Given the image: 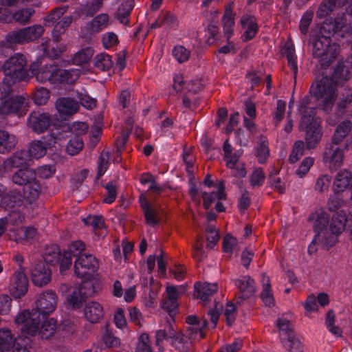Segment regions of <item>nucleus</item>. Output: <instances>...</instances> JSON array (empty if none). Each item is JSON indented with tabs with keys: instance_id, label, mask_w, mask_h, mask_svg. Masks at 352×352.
I'll use <instances>...</instances> for the list:
<instances>
[{
	"instance_id": "f257e3e1",
	"label": "nucleus",
	"mask_w": 352,
	"mask_h": 352,
	"mask_svg": "<svg viewBox=\"0 0 352 352\" xmlns=\"http://www.w3.org/2000/svg\"><path fill=\"white\" fill-rule=\"evenodd\" d=\"M351 27L343 18H328L322 23L319 35L311 38L313 55L320 58L321 65L328 66L336 58L340 45L332 43L331 37L339 40L350 34Z\"/></svg>"
},
{
	"instance_id": "f03ea898",
	"label": "nucleus",
	"mask_w": 352,
	"mask_h": 352,
	"mask_svg": "<svg viewBox=\"0 0 352 352\" xmlns=\"http://www.w3.org/2000/svg\"><path fill=\"white\" fill-rule=\"evenodd\" d=\"M352 76L351 58L339 61L331 77L323 76L314 82L309 89L311 96L318 102L319 107L325 113H330L338 97L337 85Z\"/></svg>"
},
{
	"instance_id": "7ed1b4c3",
	"label": "nucleus",
	"mask_w": 352,
	"mask_h": 352,
	"mask_svg": "<svg viewBox=\"0 0 352 352\" xmlns=\"http://www.w3.org/2000/svg\"><path fill=\"white\" fill-rule=\"evenodd\" d=\"M57 296L54 291L47 290L39 294L35 307L30 312L29 310L20 311L15 318V323L21 331L34 334L38 329L40 317L47 318L56 309Z\"/></svg>"
},
{
	"instance_id": "20e7f679",
	"label": "nucleus",
	"mask_w": 352,
	"mask_h": 352,
	"mask_svg": "<svg viewBox=\"0 0 352 352\" xmlns=\"http://www.w3.org/2000/svg\"><path fill=\"white\" fill-rule=\"evenodd\" d=\"M329 219L330 217L326 212L320 211L317 213L314 223L316 235L313 242L318 240L328 247H332L336 243L337 236L346 227L348 218L346 213L344 210H340L333 215L331 221Z\"/></svg>"
},
{
	"instance_id": "39448f33",
	"label": "nucleus",
	"mask_w": 352,
	"mask_h": 352,
	"mask_svg": "<svg viewBox=\"0 0 352 352\" xmlns=\"http://www.w3.org/2000/svg\"><path fill=\"white\" fill-rule=\"evenodd\" d=\"M351 130V122L344 120L337 126L331 144H327L322 155V161L329 164V168L336 170L339 168L343 161V150L338 146V144L348 135Z\"/></svg>"
},
{
	"instance_id": "423d86ee",
	"label": "nucleus",
	"mask_w": 352,
	"mask_h": 352,
	"mask_svg": "<svg viewBox=\"0 0 352 352\" xmlns=\"http://www.w3.org/2000/svg\"><path fill=\"white\" fill-rule=\"evenodd\" d=\"M32 73L34 74V71ZM36 78L41 82H49L52 85H69L74 82L78 77V72L74 69L58 68L53 64L45 65L35 73Z\"/></svg>"
},
{
	"instance_id": "0eeeda50",
	"label": "nucleus",
	"mask_w": 352,
	"mask_h": 352,
	"mask_svg": "<svg viewBox=\"0 0 352 352\" xmlns=\"http://www.w3.org/2000/svg\"><path fill=\"white\" fill-rule=\"evenodd\" d=\"M12 181L16 185L23 186V197L29 204L37 199L41 192V186L37 178L36 172L33 169H19L12 175Z\"/></svg>"
},
{
	"instance_id": "6e6552de",
	"label": "nucleus",
	"mask_w": 352,
	"mask_h": 352,
	"mask_svg": "<svg viewBox=\"0 0 352 352\" xmlns=\"http://www.w3.org/2000/svg\"><path fill=\"white\" fill-rule=\"evenodd\" d=\"M163 341L168 342L179 352H193L194 350L191 341L188 340L186 334L175 330L170 322L164 329L155 332L156 345L161 346Z\"/></svg>"
},
{
	"instance_id": "1a4fd4ad",
	"label": "nucleus",
	"mask_w": 352,
	"mask_h": 352,
	"mask_svg": "<svg viewBox=\"0 0 352 352\" xmlns=\"http://www.w3.org/2000/svg\"><path fill=\"white\" fill-rule=\"evenodd\" d=\"M299 130L305 131V142L308 149L314 148L320 142L322 132L319 122L314 118V110L307 109L299 123Z\"/></svg>"
},
{
	"instance_id": "9d476101",
	"label": "nucleus",
	"mask_w": 352,
	"mask_h": 352,
	"mask_svg": "<svg viewBox=\"0 0 352 352\" xmlns=\"http://www.w3.org/2000/svg\"><path fill=\"white\" fill-rule=\"evenodd\" d=\"M27 60L21 53H15L11 56L3 65L4 76L11 78L18 82L25 80L28 78L26 69Z\"/></svg>"
},
{
	"instance_id": "9b49d317",
	"label": "nucleus",
	"mask_w": 352,
	"mask_h": 352,
	"mask_svg": "<svg viewBox=\"0 0 352 352\" xmlns=\"http://www.w3.org/2000/svg\"><path fill=\"white\" fill-rule=\"evenodd\" d=\"M43 259L45 263L52 266L58 264L61 272L67 270L72 264L71 254L65 251L62 252L60 247L55 244L46 247Z\"/></svg>"
},
{
	"instance_id": "f8f14e48",
	"label": "nucleus",
	"mask_w": 352,
	"mask_h": 352,
	"mask_svg": "<svg viewBox=\"0 0 352 352\" xmlns=\"http://www.w3.org/2000/svg\"><path fill=\"white\" fill-rule=\"evenodd\" d=\"M98 267V261L91 254H81L78 256L74 262L75 274L80 278H91Z\"/></svg>"
},
{
	"instance_id": "ddd939ff",
	"label": "nucleus",
	"mask_w": 352,
	"mask_h": 352,
	"mask_svg": "<svg viewBox=\"0 0 352 352\" xmlns=\"http://www.w3.org/2000/svg\"><path fill=\"white\" fill-rule=\"evenodd\" d=\"M63 138L59 133L47 134L41 140L32 142L26 151L29 152L32 160L41 158L46 154L47 149L54 147L58 144V141Z\"/></svg>"
},
{
	"instance_id": "4468645a",
	"label": "nucleus",
	"mask_w": 352,
	"mask_h": 352,
	"mask_svg": "<svg viewBox=\"0 0 352 352\" xmlns=\"http://www.w3.org/2000/svg\"><path fill=\"white\" fill-rule=\"evenodd\" d=\"M94 292L93 284L91 282L85 281L73 290L68 296L67 300L74 309H78L82 307L87 297Z\"/></svg>"
},
{
	"instance_id": "2eb2a0df",
	"label": "nucleus",
	"mask_w": 352,
	"mask_h": 352,
	"mask_svg": "<svg viewBox=\"0 0 352 352\" xmlns=\"http://www.w3.org/2000/svg\"><path fill=\"white\" fill-rule=\"evenodd\" d=\"M51 124L50 115L40 110L33 111L28 118V126L38 134L46 131Z\"/></svg>"
},
{
	"instance_id": "dca6fc26",
	"label": "nucleus",
	"mask_w": 352,
	"mask_h": 352,
	"mask_svg": "<svg viewBox=\"0 0 352 352\" xmlns=\"http://www.w3.org/2000/svg\"><path fill=\"white\" fill-rule=\"evenodd\" d=\"M30 278L34 285L43 287L47 285L51 280V270L46 266L44 262H36L31 268Z\"/></svg>"
},
{
	"instance_id": "f3484780",
	"label": "nucleus",
	"mask_w": 352,
	"mask_h": 352,
	"mask_svg": "<svg viewBox=\"0 0 352 352\" xmlns=\"http://www.w3.org/2000/svg\"><path fill=\"white\" fill-rule=\"evenodd\" d=\"M9 290L14 298H21L28 290V280L23 272H16L10 278Z\"/></svg>"
},
{
	"instance_id": "a211bd4d",
	"label": "nucleus",
	"mask_w": 352,
	"mask_h": 352,
	"mask_svg": "<svg viewBox=\"0 0 352 352\" xmlns=\"http://www.w3.org/2000/svg\"><path fill=\"white\" fill-rule=\"evenodd\" d=\"M234 285L239 290V294L236 298V305L250 298L255 292L254 280L250 276H243L234 280Z\"/></svg>"
},
{
	"instance_id": "6ab92c4d",
	"label": "nucleus",
	"mask_w": 352,
	"mask_h": 352,
	"mask_svg": "<svg viewBox=\"0 0 352 352\" xmlns=\"http://www.w3.org/2000/svg\"><path fill=\"white\" fill-rule=\"evenodd\" d=\"M240 25L243 29H246L241 36L243 42H248L253 39L259 30L257 18L249 13L243 14L240 18Z\"/></svg>"
},
{
	"instance_id": "aec40b11",
	"label": "nucleus",
	"mask_w": 352,
	"mask_h": 352,
	"mask_svg": "<svg viewBox=\"0 0 352 352\" xmlns=\"http://www.w3.org/2000/svg\"><path fill=\"white\" fill-rule=\"evenodd\" d=\"M32 158L30 156L29 152L26 150H21L14 153L10 157L7 158L3 162V167L6 170H10L12 168H28L30 165Z\"/></svg>"
},
{
	"instance_id": "412c9836",
	"label": "nucleus",
	"mask_w": 352,
	"mask_h": 352,
	"mask_svg": "<svg viewBox=\"0 0 352 352\" xmlns=\"http://www.w3.org/2000/svg\"><path fill=\"white\" fill-rule=\"evenodd\" d=\"M140 205L143 212L145 223L151 227H155L160 223V218L156 209L148 201L146 197L139 198Z\"/></svg>"
},
{
	"instance_id": "4be33fe9",
	"label": "nucleus",
	"mask_w": 352,
	"mask_h": 352,
	"mask_svg": "<svg viewBox=\"0 0 352 352\" xmlns=\"http://www.w3.org/2000/svg\"><path fill=\"white\" fill-rule=\"evenodd\" d=\"M25 97L17 95L3 100L0 104V114L10 115L18 113L25 102Z\"/></svg>"
},
{
	"instance_id": "5701e85b",
	"label": "nucleus",
	"mask_w": 352,
	"mask_h": 352,
	"mask_svg": "<svg viewBox=\"0 0 352 352\" xmlns=\"http://www.w3.org/2000/svg\"><path fill=\"white\" fill-rule=\"evenodd\" d=\"M234 2H230L225 7L221 21L225 36L229 41L233 35L236 13L233 11Z\"/></svg>"
},
{
	"instance_id": "b1692460",
	"label": "nucleus",
	"mask_w": 352,
	"mask_h": 352,
	"mask_svg": "<svg viewBox=\"0 0 352 352\" xmlns=\"http://www.w3.org/2000/svg\"><path fill=\"white\" fill-rule=\"evenodd\" d=\"M352 186V173L346 169L340 170L336 175L333 181V189L334 192L340 193Z\"/></svg>"
},
{
	"instance_id": "393cba45",
	"label": "nucleus",
	"mask_w": 352,
	"mask_h": 352,
	"mask_svg": "<svg viewBox=\"0 0 352 352\" xmlns=\"http://www.w3.org/2000/svg\"><path fill=\"white\" fill-rule=\"evenodd\" d=\"M39 324L38 325V329L36 332L34 334L28 333L25 331H21L23 333L33 336L36 333L42 338L45 340L50 339L56 330V322L55 321L51 318L48 320L47 318L43 319L42 317H40Z\"/></svg>"
},
{
	"instance_id": "a878e982",
	"label": "nucleus",
	"mask_w": 352,
	"mask_h": 352,
	"mask_svg": "<svg viewBox=\"0 0 352 352\" xmlns=\"http://www.w3.org/2000/svg\"><path fill=\"white\" fill-rule=\"evenodd\" d=\"M56 108L61 117L69 116L76 113L79 109L78 102L70 98L57 100Z\"/></svg>"
},
{
	"instance_id": "bb28decb",
	"label": "nucleus",
	"mask_w": 352,
	"mask_h": 352,
	"mask_svg": "<svg viewBox=\"0 0 352 352\" xmlns=\"http://www.w3.org/2000/svg\"><path fill=\"white\" fill-rule=\"evenodd\" d=\"M86 319L92 324L98 323L104 315L102 305L95 301L89 302L84 309Z\"/></svg>"
},
{
	"instance_id": "cd10ccee",
	"label": "nucleus",
	"mask_w": 352,
	"mask_h": 352,
	"mask_svg": "<svg viewBox=\"0 0 352 352\" xmlns=\"http://www.w3.org/2000/svg\"><path fill=\"white\" fill-rule=\"evenodd\" d=\"M202 198L204 201L203 206L206 210H208L216 200L226 199V195L225 193L224 184L221 182L219 184L217 191H212L211 192H203Z\"/></svg>"
},
{
	"instance_id": "c85d7f7f",
	"label": "nucleus",
	"mask_w": 352,
	"mask_h": 352,
	"mask_svg": "<svg viewBox=\"0 0 352 352\" xmlns=\"http://www.w3.org/2000/svg\"><path fill=\"white\" fill-rule=\"evenodd\" d=\"M217 284H210L208 283H196L195 284V291L197 293V298L203 301H206L210 296H212L217 290Z\"/></svg>"
},
{
	"instance_id": "c756f323",
	"label": "nucleus",
	"mask_w": 352,
	"mask_h": 352,
	"mask_svg": "<svg viewBox=\"0 0 352 352\" xmlns=\"http://www.w3.org/2000/svg\"><path fill=\"white\" fill-rule=\"evenodd\" d=\"M17 140L15 135L4 130L0 131V153L11 151L16 146Z\"/></svg>"
},
{
	"instance_id": "7c9ffc66",
	"label": "nucleus",
	"mask_w": 352,
	"mask_h": 352,
	"mask_svg": "<svg viewBox=\"0 0 352 352\" xmlns=\"http://www.w3.org/2000/svg\"><path fill=\"white\" fill-rule=\"evenodd\" d=\"M282 54L286 57L287 64L290 67L294 78H296L298 74V65L294 46L292 44L286 43L281 50Z\"/></svg>"
},
{
	"instance_id": "2f4dec72",
	"label": "nucleus",
	"mask_w": 352,
	"mask_h": 352,
	"mask_svg": "<svg viewBox=\"0 0 352 352\" xmlns=\"http://www.w3.org/2000/svg\"><path fill=\"white\" fill-rule=\"evenodd\" d=\"M23 199H25L23 193L12 191L2 197L1 204L6 208L12 209L21 206Z\"/></svg>"
},
{
	"instance_id": "473e14b6",
	"label": "nucleus",
	"mask_w": 352,
	"mask_h": 352,
	"mask_svg": "<svg viewBox=\"0 0 352 352\" xmlns=\"http://www.w3.org/2000/svg\"><path fill=\"white\" fill-rule=\"evenodd\" d=\"M134 6V0L125 1L119 6L117 12V18L120 23L123 25H128L129 23V17Z\"/></svg>"
},
{
	"instance_id": "72a5a7b5",
	"label": "nucleus",
	"mask_w": 352,
	"mask_h": 352,
	"mask_svg": "<svg viewBox=\"0 0 352 352\" xmlns=\"http://www.w3.org/2000/svg\"><path fill=\"white\" fill-rule=\"evenodd\" d=\"M72 22V17L67 16L63 17L58 22L56 23L53 26L52 32L54 41L57 43L60 40V36L65 33L67 28Z\"/></svg>"
},
{
	"instance_id": "f704fd0d",
	"label": "nucleus",
	"mask_w": 352,
	"mask_h": 352,
	"mask_svg": "<svg viewBox=\"0 0 352 352\" xmlns=\"http://www.w3.org/2000/svg\"><path fill=\"white\" fill-rule=\"evenodd\" d=\"M339 0H324L319 6L316 11V17L322 19L329 16L335 9L336 6H344V3H339Z\"/></svg>"
},
{
	"instance_id": "c9c22d12",
	"label": "nucleus",
	"mask_w": 352,
	"mask_h": 352,
	"mask_svg": "<svg viewBox=\"0 0 352 352\" xmlns=\"http://www.w3.org/2000/svg\"><path fill=\"white\" fill-rule=\"evenodd\" d=\"M16 338L7 328H0V347L10 351L16 346Z\"/></svg>"
},
{
	"instance_id": "e433bc0d",
	"label": "nucleus",
	"mask_w": 352,
	"mask_h": 352,
	"mask_svg": "<svg viewBox=\"0 0 352 352\" xmlns=\"http://www.w3.org/2000/svg\"><path fill=\"white\" fill-rule=\"evenodd\" d=\"M261 299L267 307H270L274 305L270 278L264 275L263 277V289L261 294Z\"/></svg>"
},
{
	"instance_id": "4c0bfd02",
	"label": "nucleus",
	"mask_w": 352,
	"mask_h": 352,
	"mask_svg": "<svg viewBox=\"0 0 352 352\" xmlns=\"http://www.w3.org/2000/svg\"><path fill=\"white\" fill-rule=\"evenodd\" d=\"M109 23V16L102 13L95 16L89 24V29L91 32L98 33L105 29Z\"/></svg>"
},
{
	"instance_id": "58836bf2",
	"label": "nucleus",
	"mask_w": 352,
	"mask_h": 352,
	"mask_svg": "<svg viewBox=\"0 0 352 352\" xmlns=\"http://www.w3.org/2000/svg\"><path fill=\"white\" fill-rule=\"evenodd\" d=\"M256 156L259 164H263L270 156L268 140L265 137L261 136L260 142L256 148Z\"/></svg>"
},
{
	"instance_id": "ea45409f",
	"label": "nucleus",
	"mask_w": 352,
	"mask_h": 352,
	"mask_svg": "<svg viewBox=\"0 0 352 352\" xmlns=\"http://www.w3.org/2000/svg\"><path fill=\"white\" fill-rule=\"evenodd\" d=\"M84 147V142L82 137L74 135L68 141L65 151L66 153L72 156L76 155L82 150Z\"/></svg>"
},
{
	"instance_id": "a19ab883",
	"label": "nucleus",
	"mask_w": 352,
	"mask_h": 352,
	"mask_svg": "<svg viewBox=\"0 0 352 352\" xmlns=\"http://www.w3.org/2000/svg\"><path fill=\"white\" fill-rule=\"evenodd\" d=\"M6 40L10 45L28 43L24 28L10 32L6 35Z\"/></svg>"
},
{
	"instance_id": "79ce46f5",
	"label": "nucleus",
	"mask_w": 352,
	"mask_h": 352,
	"mask_svg": "<svg viewBox=\"0 0 352 352\" xmlns=\"http://www.w3.org/2000/svg\"><path fill=\"white\" fill-rule=\"evenodd\" d=\"M94 65L99 69L107 71L113 66L111 56L106 53H101L96 55Z\"/></svg>"
},
{
	"instance_id": "37998d69",
	"label": "nucleus",
	"mask_w": 352,
	"mask_h": 352,
	"mask_svg": "<svg viewBox=\"0 0 352 352\" xmlns=\"http://www.w3.org/2000/svg\"><path fill=\"white\" fill-rule=\"evenodd\" d=\"M67 7H59L52 10L44 18V25L47 27L53 26L67 11Z\"/></svg>"
},
{
	"instance_id": "c03bdc74",
	"label": "nucleus",
	"mask_w": 352,
	"mask_h": 352,
	"mask_svg": "<svg viewBox=\"0 0 352 352\" xmlns=\"http://www.w3.org/2000/svg\"><path fill=\"white\" fill-rule=\"evenodd\" d=\"M93 55V50L91 47L82 48L75 54L73 58V62L75 65H82L87 63Z\"/></svg>"
},
{
	"instance_id": "a18cd8bd",
	"label": "nucleus",
	"mask_w": 352,
	"mask_h": 352,
	"mask_svg": "<svg viewBox=\"0 0 352 352\" xmlns=\"http://www.w3.org/2000/svg\"><path fill=\"white\" fill-rule=\"evenodd\" d=\"M305 144L302 140H297L294 142L288 161L290 164L296 163L304 154Z\"/></svg>"
},
{
	"instance_id": "49530a36",
	"label": "nucleus",
	"mask_w": 352,
	"mask_h": 352,
	"mask_svg": "<svg viewBox=\"0 0 352 352\" xmlns=\"http://www.w3.org/2000/svg\"><path fill=\"white\" fill-rule=\"evenodd\" d=\"M335 323V314L332 309L327 311L325 317V324L328 331L334 336H341L342 329L334 324Z\"/></svg>"
},
{
	"instance_id": "de8ad7c7",
	"label": "nucleus",
	"mask_w": 352,
	"mask_h": 352,
	"mask_svg": "<svg viewBox=\"0 0 352 352\" xmlns=\"http://www.w3.org/2000/svg\"><path fill=\"white\" fill-rule=\"evenodd\" d=\"M8 78V76H5L3 81L0 82V100L6 99L13 92L12 86L17 82L11 78Z\"/></svg>"
},
{
	"instance_id": "09e8293b",
	"label": "nucleus",
	"mask_w": 352,
	"mask_h": 352,
	"mask_svg": "<svg viewBox=\"0 0 352 352\" xmlns=\"http://www.w3.org/2000/svg\"><path fill=\"white\" fill-rule=\"evenodd\" d=\"M108 324H106V329L102 336V340L106 347L107 348H115L118 347L120 345V340L118 337L113 335L112 331H111Z\"/></svg>"
},
{
	"instance_id": "8fccbe9b",
	"label": "nucleus",
	"mask_w": 352,
	"mask_h": 352,
	"mask_svg": "<svg viewBox=\"0 0 352 352\" xmlns=\"http://www.w3.org/2000/svg\"><path fill=\"white\" fill-rule=\"evenodd\" d=\"M172 54L178 63H184L189 59L190 52L182 45H176L173 49Z\"/></svg>"
},
{
	"instance_id": "3c124183",
	"label": "nucleus",
	"mask_w": 352,
	"mask_h": 352,
	"mask_svg": "<svg viewBox=\"0 0 352 352\" xmlns=\"http://www.w3.org/2000/svg\"><path fill=\"white\" fill-rule=\"evenodd\" d=\"M24 30L25 31L28 43L36 40L41 36L44 32V29L41 25L24 28Z\"/></svg>"
},
{
	"instance_id": "603ef678",
	"label": "nucleus",
	"mask_w": 352,
	"mask_h": 352,
	"mask_svg": "<svg viewBox=\"0 0 352 352\" xmlns=\"http://www.w3.org/2000/svg\"><path fill=\"white\" fill-rule=\"evenodd\" d=\"M34 11L32 8H24L18 10L13 15V19L20 24H25L28 23L34 14Z\"/></svg>"
},
{
	"instance_id": "864d4df0",
	"label": "nucleus",
	"mask_w": 352,
	"mask_h": 352,
	"mask_svg": "<svg viewBox=\"0 0 352 352\" xmlns=\"http://www.w3.org/2000/svg\"><path fill=\"white\" fill-rule=\"evenodd\" d=\"M188 340H190L192 344L196 340L199 341L204 338L206 333L199 327H188L185 333Z\"/></svg>"
},
{
	"instance_id": "5fc2aeb1",
	"label": "nucleus",
	"mask_w": 352,
	"mask_h": 352,
	"mask_svg": "<svg viewBox=\"0 0 352 352\" xmlns=\"http://www.w3.org/2000/svg\"><path fill=\"white\" fill-rule=\"evenodd\" d=\"M50 94L47 89L44 87H38L36 89L34 94V103L38 105H43L47 103L50 99Z\"/></svg>"
},
{
	"instance_id": "6e6d98bb",
	"label": "nucleus",
	"mask_w": 352,
	"mask_h": 352,
	"mask_svg": "<svg viewBox=\"0 0 352 352\" xmlns=\"http://www.w3.org/2000/svg\"><path fill=\"white\" fill-rule=\"evenodd\" d=\"M313 16L314 12L312 10H307L301 16L299 23V29L302 34L305 35L307 34Z\"/></svg>"
},
{
	"instance_id": "4d7b16f0",
	"label": "nucleus",
	"mask_w": 352,
	"mask_h": 352,
	"mask_svg": "<svg viewBox=\"0 0 352 352\" xmlns=\"http://www.w3.org/2000/svg\"><path fill=\"white\" fill-rule=\"evenodd\" d=\"M314 163V159L312 157H306L300 162L296 173L299 177H303L309 170Z\"/></svg>"
},
{
	"instance_id": "13d9d810",
	"label": "nucleus",
	"mask_w": 352,
	"mask_h": 352,
	"mask_svg": "<svg viewBox=\"0 0 352 352\" xmlns=\"http://www.w3.org/2000/svg\"><path fill=\"white\" fill-rule=\"evenodd\" d=\"M69 131L74 135L81 137L82 135L86 134L88 130V125L84 122H74L72 124L67 126Z\"/></svg>"
},
{
	"instance_id": "bf43d9fd",
	"label": "nucleus",
	"mask_w": 352,
	"mask_h": 352,
	"mask_svg": "<svg viewBox=\"0 0 352 352\" xmlns=\"http://www.w3.org/2000/svg\"><path fill=\"white\" fill-rule=\"evenodd\" d=\"M286 109V102L283 100H278L275 111L273 113L275 125L277 126L283 119Z\"/></svg>"
},
{
	"instance_id": "052dcab7",
	"label": "nucleus",
	"mask_w": 352,
	"mask_h": 352,
	"mask_svg": "<svg viewBox=\"0 0 352 352\" xmlns=\"http://www.w3.org/2000/svg\"><path fill=\"white\" fill-rule=\"evenodd\" d=\"M265 180V175L261 168L254 170L250 177V182L253 188L261 186Z\"/></svg>"
},
{
	"instance_id": "680f3d73",
	"label": "nucleus",
	"mask_w": 352,
	"mask_h": 352,
	"mask_svg": "<svg viewBox=\"0 0 352 352\" xmlns=\"http://www.w3.org/2000/svg\"><path fill=\"white\" fill-rule=\"evenodd\" d=\"M77 98L80 104L87 109H91L96 105V100L89 96L87 92H78Z\"/></svg>"
},
{
	"instance_id": "e2e57ef3",
	"label": "nucleus",
	"mask_w": 352,
	"mask_h": 352,
	"mask_svg": "<svg viewBox=\"0 0 352 352\" xmlns=\"http://www.w3.org/2000/svg\"><path fill=\"white\" fill-rule=\"evenodd\" d=\"M287 342H289V345L287 346V349L289 352H302V346L300 341V340L296 338L295 333H290L288 337H287Z\"/></svg>"
},
{
	"instance_id": "0e129e2a",
	"label": "nucleus",
	"mask_w": 352,
	"mask_h": 352,
	"mask_svg": "<svg viewBox=\"0 0 352 352\" xmlns=\"http://www.w3.org/2000/svg\"><path fill=\"white\" fill-rule=\"evenodd\" d=\"M102 45L105 49H110L118 44V38L113 32H107L102 36Z\"/></svg>"
},
{
	"instance_id": "69168bd1",
	"label": "nucleus",
	"mask_w": 352,
	"mask_h": 352,
	"mask_svg": "<svg viewBox=\"0 0 352 352\" xmlns=\"http://www.w3.org/2000/svg\"><path fill=\"white\" fill-rule=\"evenodd\" d=\"M236 307L235 305L232 302L226 304V307L224 310V316L226 317V324L228 327H231L236 319Z\"/></svg>"
},
{
	"instance_id": "338daca9",
	"label": "nucleus",
	"mask_w": 352,
	"mask_h": 352,
	"mask_svg": "<svg viewBox=\"0 0 352 352\" xmlns=\"http://www.w3.org/2000/svg\"><path fill=\"white\" fill-rule=\"evenodd\" d=\"M276 326L278 328L280 332L283 334H285L286 337L290 333H294L292 330L290 322L284 318H278L276 320Z\"/></svg>"
},
{
	"instance_id": "774afa93",
	"label": "nucleus",
	"mask_w": 352,
	"mask_h": 352,
	"mask_svg": "<svg viewBox=\"0 0 352 352\" xmlns=\"http://www.w3.org/2000/svg\"><path fill=\"white\" fill-rule=\"evenodd\" d=\"M344 201L342 198L338 195V193H336L333 195H331L327 203V209L331 212H334L338 210L343 204Z\"/></svg>"
}]
</instances>
